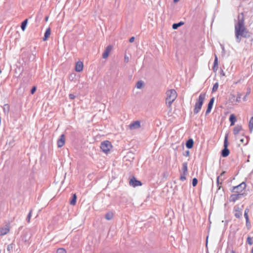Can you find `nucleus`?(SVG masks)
I'll list each match as a JSON object with an SVG mask.
<instances>
[{"label":"nucleus","instance_id":"1","mask_svg":"<svg viewBox=\"0 0 253 253\" xmlns=\"http://www.w3.org/2000/svg\"><path fill=\"white\" fill-rule=\"evenodd\" d=\"M235 35L237 39L246 37L248 33L243 21H239L235 26Z\"/></svg>","mask_w":253,"mask_h":253},{"label":"nucleus","instance_id":"2","mask_svg":"<svg viewBox=\"0 0 253 253\" xmlns=\"http://www.w3.org/2000/svg\"><path fill=\"white\" fill-rule=\"evenodd\" d=\"M166 104L168 107L171 110V104L176 99L177 94L175 90L173 89H169L166 92Z\"/></svg>","mask_w":253,"mask_h":253},{"label":"nucleus","instance_id":"3","mask_svg":"<svg viewBox=\"0 0 253 253\" xmlns=\"http://www.w3.org/2000/svg\"><path fill=\"white\" fill-rule=\"evenodd\" d=\"M206 96V93H201L194 105V113L198 114L201 110Z\"/></svg>","mask_w":253,"mask_h":253},{"label":"nucleus","instance_id":"4","mask_svg":"<svg viewBox=\"0 0 253 253\" xmlns=\"http://www.w3.org/2000/svg\"><path fill=\"white\" fill-rule=\"evenodd\" d=\"M112 147L111 143L108 141H104L101 143L100 148L103 152L106 154H108Z\"/></svg>","mask_w":253,"mask_h":253},{"label":"nucleus","instance_id":"5","mask_svg":"<svg viewBox=\"0 0 253 253\" xmlns=\"http://www.w3.org/2000/svg\"><path fill=\"white\" fill-rule=\"evenodd\" d=\"M243 209V206H235L234 207V215L236 218H239L242 215V211Z\"/></svg>","mask_w":253,"mask_h":253},{"label":"nucleus","instance_id":"6","mask_svg":"<svg viewBox=\"0 0 253 253\" xmlns=\"http://www.w3.org/2000/svg\"><path fill=\"white\" fill-rule=\"evenodd\" d=\"M246 187V184L244 182L241 183L238 186L233 187L232 192L240 193L242 192Z\"/></svg>","mask_w":253,"mask_h":253},{"label":"nucleus","instance_id":"7","mask_svg":"<svg viewBox=\"0 0 253 253\" xmlns=\"http://www.w3.org/2000/svg\"><path fill=\"white\" fill-rule=\"evenodd\" d=\"M129 185L133 187H135L138 186H141L142 183L141 181L137 180L134 177L131 178L129 182Z\"/></svg>","mask_w":253,"mask_h":253},{"label":"nucleus","instance_id":"8","mask_svg":"<svg viewBox=\"0 0 253 253\" xmlns=\"http://www.w3.org/2000/svg\"><path fill=\"white\" fill-rule=\"evenodd\" d=\"M249 211V209H246L245 210V213H244V216L246 219V225L248 229H250L251 227V223L249 220V216H248Z\"/></svg>","mask_w":253,"mask_h":253},{"label":"nucleus","instance_id":"9","mask_svg":"<svg viewBox=\"0 0 253 253\" xmlns=\"http://www.w3.org/2000/svg\"><path fill=\"white\" fill-rule=\"evenodd\" d=\"M65 143V136L64 134H62L57 140V145L59 148L63 146Z\"/></svg>","mask_w":253,"mask_h":253},{"label":"nucleus","instance_id":"10","mask_svg":"<svg viewBox=\"0 0 253 253\" xmlns=\"http://www.w3.org/2000/svg\"><path fill=\"white\" fill-rule=\"evenodd\" d=\"M84 64L82 61H78L75 66V71L78 72H82L83 70Z\"/></svg>","mask_w":253,"mask_h":253},{"label":"nucleus","instance_id":"11","mask_svg":"<svg viewBox=\"0 0 253 253\" xmlns=\"http://www.w3.org/2000/svg\"><path fill=\"white\" fill-rule=\"evenodd\" d=\"M140 123L138 121H136L133 122L131 124H130L129 126V128L130 129H134L136 128H138L140 127Z\"/></svg>","mask_w":253,"mask_h":253},{"label":"nucleus","instance_id":"12","mask_svg":"<svg viewBox=\"0 0 253 253\" xmlns=\"http://www.w3.org/2000/svg\"><path fill=\"white\" fill-rule=\"evenodd\" d=\"M111 50H112V46L110 45L108 46L106 48L104 52L103 53V55H102L103 58L104 59L107 58L108 57L109 53L111 52Z\"/></svg>","mask_w":253,"mask_h":253},{"label":"nucleus","instance_id":"13","mask_svg":"<svg viewBox=\"0 0 253 253\" xmlns=\"http://www.w3.org/2000/svg\"><path fill=\"white\" fill-rule=\"evenodd\" d=\"M9 231V228L8 226L0 228V236L6 234Z\"/></svg>","mask_w":253,"mask_h":253},{"label":"nucleus","instance_id":"14","mask_svg":"<svg viewBox=\"0 0 253 253\" xmlns=\"http://www.w3.org/2000/svg\"><path fill=\"white\" fill-rule=\"evenodd\" d=\"M213 102H214V98H212L211 99V100H210V102H209L208 108H207L206 112V114H208L211 112V110L212 108Z\"/></svg>","mask_w":253,"mask_h":253},{"label":"nucleus","instance_id":"15","mask_svg":"<svg viewBox=\"0 0 253 253\" xmlns=\"http://www.w3.org/2000/svg\"><path fill=\"white\" fill-rule=\"evenodd\" d=\"M240 142V144H242L243 145H245L247 144L248 143V138L247 137L245 136H242L240 138H239Z\"/></svg>","mask_w":253,"mask_h":253},{"label":"nucleus","instance_id":"16","mask_svg":"<svg viewBox=\"0 0 253 253\" xmlns=\"http://www.w3.org/2000/svg\"><path fill=\"white\" fill-rule=\"evenodd\" d=\"M229 121L231 123V126H233L235 124V123L237 121V119L234 114L230 115L229 117Z\"/></svg>","mask_w":253,"mask_h":253},{"label":"nucleus","instance_id":"17","mask_svg":"<svg viewBox=\"0 0 253 253\" xmlns=\"http://www.w3.org/2000/svg\"><path fill=\"white\" fill-rule=\"evenodd\" d=\"M51 34L50 29L49 28H47L44 33V38L43 40L44 41H46L50 36Z\"/></svg>","mask_w":253,"mask_h":253},{"label":"nucleus","instance_id":"18","mask_svg":"<svg viewBox=\"0 0 253 253\" xmlns=\"http://www.w3.org/2000/svg\"><path fill=\"white\" fill-rule=\"evenodd\" d=\"M194 141L192 139H190L187 141L186 143V146L187 148H192L193 146Z\"/></svg>","mask_w":253,"mask_h":253},{"label":"nucleus","instance_id":"19","mask_svg":"<svg viewBox=\"0 0 253 253\" xmlns=\"http://www.w3.org/2000/svg\"><path fill=\"white\" fill-rule=\"evenodd\" d=\"M218 68V59L216 55H215V59L214 60V64L213 66V70L215 72L217 71Z\"/></svg>","mask_w":253,"mask_h":253},{"label":"nucleus","instance_id":"20","mask_svg":"<svg viewBox=\"0 0 253 253\" xmlns=\"http://www.w3.org/2000/svg\"><path fill=\"white\" fill-rule=\"evenodd\" d=\"M229 150L227 148H224L221 152L222 156L226 157L229 155Z\"/></svg>","mask_w":253,"mask_h":253},{"label":"nucleus","instance_id":"21","mask_svg":"<svg viewBox=\"0 0 253 253\" xmlns=\"http://www.w3.org/2000/svg\"><path fill=\"white\" fill-rule=\"evenodd\" d=\"M242 126H237L234 128L233 133L234 135H237L241 130Z\"/></svg>","mask_w":253,"mask_h":253},{"label":"nucleus","instance_id":"22","mask_svg":"<svg viewBox=\"0 0 253 253\" xmlns=\"http://www.w3.org/2000/svg\"><path fill=\"white\" fill-rule=\"evenodd\" d=\"M182 170L184 174H187L188 168L187 163H184L182 164Z\"/></svg>","mask_w":253,"mask_h":253},{"label":"nucleus","instance_id":"23","mask_svg":"<svg viewBox=\"0 0 253 253\" xmlns=\"http://www.w3.org/2000/svg\"><path fill=\"white\" fill-rule=\"evenodd\" d=\"M10 107L8 104H4L3 107V112L5 115H8Z\"/></svg>","mask_w":253,"mask_h":253},{"label":"nucleus","instance_id":"24","mask_svg":"<svg viewBox=\"0 0 253 253\" xmlns=\"http://www.w3.org/2000/svg\"><path fill=\"white\" fill-rule=\"evenodd\" d=\"M77 200V196L75 194H74L73 196L72 199L70 202V203L71 205L74 206L76 205Z\"/></svg>","mask_w":253,"mask_h":253},{"label":"nucleus","instance_id":"25","mask_svg":"<svg viewBox=\"0 0 253 253\" xmlns=\"http://www.w3.org/2000/svg\"><path fill=\"white\" fill-rule=\"evenodd\" d=\"M222 181H223V179L221 178L220 176H218L217 177L216 182H217V186L218 187V189L220 188Z\"/></svg>","mask_w":253,"mask_h":253},{"label":"nucleus","instance_id":"26","mask_svg":"<svg viewBox=\"0 0 253 253\" xmlns=\"http://www.w3.org/2000/svg\"><path fill=\"white\" fill-rule=\"evenodd\" d=\"M113 213L112 212H109L107 213L105 215V218L107 220H111L113 217Z\"/></svg>","mask_w":253,"mask_h":253},{"label":"nucleus","instance_id":"27","mask_svg":"<svg viewBox=\"0 0 253 253\" xmlns=\"http://www.w3.org/2000/svg\"><path fill=\"white\" fill-rule=\"evenodd\" d=\"M241 195V194H233L231 196V200L233 201H235L236 200H237L239 197Z\"/></svg>","mask_w":253,"mask_h":253},{"label":"nucleus","instance_id":"28","mask_svg":"<svg viewBox=\"0 0 253 253\" xmlns=\"http://www.w3.org/2000/svg\"><path fill=\"white\" fill-rule=\"evenodd\" d=\"M184 23L182 22H180L178 23H175L172 25V28L173 29H176L179 26L183 25Z\"/></svg>","mask_w":253,"mask_h":253},{"label":"nucleus","instance_id":"29","mask_svg":"<svg viewBox=\"0 0 253 253\" xmlns=\"http://www.w3.org/2000/svg\"><path fill=\"white\" fill-rule=\"evenodd\" d=\"M28 23V19L25 20L21 24V29L24 31Z\"/></svg>","mask_w":253,"mask_h":253},{"label":"nucleus","instance_id":"30","mask_svg":"<svg viewBox=\"0 0 253 253\" xmlns=\"http://www.w3.org/2000/svg\"><path fill=\"white\" fill-rule=\"evenodd\" d=\"M249 128L251 131H252L253 130V117L251 118L249 124Z\"/></svg>","mask_w":253,"mask_h":253},{"label":"nucleus","instance_id":"31","mask_svg":"<svg viewBox=\"0 0 253 253\" xmlns=\"http://www.w3.org/2000/svg\"><path fill=\"white\" fill-rule=\"evenodd\" d=\"M143 84H144L143 82L141 81H140L137 83L136 86L137 88L139 89V88H141L143 86Z\"/></svg>","mask_w":253,"mask_h":253},{"label":"nucleus","instance_id":"32","mask_svg":"<svg viewBox=\"0 0 253 253\" xmlns=\"http://www.w3.org/2000/svg\"><path fill=\"white\" fill-rule=\"evenodd\" d=\"M228 136L227 135H226L225 136V138H224V148H227L228 147Z\"/></svg>","mask_w":253,"mask_h":253},{"label":"nucleus","instance_id":"33","mask_svg":"<svg viewBox=\"0 0 253 253\" xmlns=\"http://www.w3.org/2000/svg\"><path fill=\"white\" fill-rule=\"evenodd\" d=\"M218 84L217 83H216L215 84H214L213 86V87L212 89V92L216 91L218 89Z\"/></svg>","mask_w":253,"mask_h":253},{"label":"nucleus","instance_id":"34","mask_svg":"<svg viewBox=\"0 0 253 253\" xmlns=\"http://www.w3.org/2000/svg\"><path fill=\"white\" fill-rule=\"evenodd\" d=\"M57 253H66V251L64 248H59L57 250Z\"/></svg>","mask_w":253,"mask_h":253},{"label":"nucleus","instance_id":"35","mask_svg":"<svg viewBox=\"0 0 253 253\" xmlns=\"http://www.w3.org/2000/svg\"><path fill=\"white\" fill-rule=\"evenodd\" d=\"M242 97V94L238 92L237 94V97L236 100V102H240L241 101V98Z\"/></svg>","mask_w":253,"mask_h":253},{"label":"nucleus","instance_id":"36","mask_svg":"<svg viewBox=\"0 0 253 253\" xmlns=\"http://www.w3.org/2000/svg\"><path fill=\"white\" fill-rule=\"evenodd\" d=\"M247 242L250 245H252L253 243L252 238L250 237L247 238Z\"/></svg>","mask_w":253,"mask_h":253},{"label":"nucleus","instance_id":"37","mask_svg":"<svg viewBox=\"0 0 253 253\" xmlns=\"http://www.w3.org/2000/svg\"><path fill=\"white\" fill-rule=\"evenodd\" d=\"M198 183V180L196 178H194L192 180V185L194 187L196 186Z\"/></svg>","mask_w":253,"mask_h":253},{"label":"nucleus","instance_id":"38","mask_svg":"<svg viewBox=\"0 0 253 253\" xmlns=\"http://www.w3.org/2000/svg\"><path fill=\"white\" fill-rule=\"evenodd\" d=\"M186 174H184V173H183V174L180 177V179L181 181H184L185 180H186Z\"/></svg>","mask_w":253,"mask_h":253},{"label":"nucleus","instance_id":"39","mask_svg":"<svg viewBox=\"0 0 253 253\" xmlns=\"http://www.w3.org/2000/svg\"><path fill=\"white\" fill-rule=\"evenodd\" d=\"M31 213H32V211H30L29 212V214H28L27 218V220L28 222H30V221Z\"/></svg>","mask_w":253,"mask_h":253},{"label":"nucleus","instance_id":"40","mask_svg":"<svg viewBox=\"0 0 253 253\" xmlns=\"http://www.w3.org/2000/svg\"><path fill=\"white\" fill-rule=\"evenodd\" d=\"M69 98L71 100H73L75 98L76 96L73 94H70L69 95Z\"/></svg>","mask_w":253,"mask_h":253},{"label":"nucleus","instance_id":"41","mask_svg":"<svg viewBox=\"0 0 253 253\" xmlns=\"http://www.w3.org/2000/svg\"><path fill=\"white\" fill-rule=\"evenodd\" d=\"M134 40V38L133 37H131L130 39H129V42H132Z\"/></svg>","mask_w":253,"mask_h":253},{"label":"nucleus","instance_id":"42","mask_svg":"<svg viewBox=\"0 0 253 253\" xmlns=\"http://www.w3.org/2000/svg\"><path fill=\"white\" fill-rule=\"evenodd\" d=\"M128 60H129V58L127 56H125V61L126 62H128Z\"/></svg>","mask_w":253,"mask_h":253},{"label":"nucleus","instance_id":"43","mask_svg":"<svg viewBox=\"0 0 253 253\" xmlns=\"http://www.w3.org/2000/svg\"><path fill=\"white\" fill-rule=\"evenodd\" d=\"M247 96H247V94H246V95L244 97V98H243V100H244V101H247Z\"/></svg>","mask_w":253,"mask_h":253},{"label":"nucleus","instance_id":"44","mask_svg":"<svg viewBox=\"0 0 253 253\" xmlns=\"http://www.w3.org/2000/svg\"><path fill=\"white\" fill-rule=\"evenodd\" d=\"M36 90V86H33V94L35 92Z\"/></svg>","mask_w":253,"mask_h":253},{"label":"nucleus","instance_id":"45","mask_svg":"<svg viewBox=\"0 0 253 253\" xmlns=\"http://www.w3.org/2000/svg\"><path fill=\"white\" fill-rule=\"evenodd\" d=\"M11 248H12V247L10 246V245H9V246H8V247H7V250H8V251H9Z\"/></svg>","mask_w":253,"mask_h":253},{"label":"nucleus","instance_id":"46","mask_svg":"<svg viewBox=\"0 0 253 253\" xmlns=\"http://www.w3.org/2000/svg\"><path fill=\"white\" fill-rule=\"evenodd\" d=\"M225 171H223L220 175V177L224 174Z\"/></svg>","mask_w":253,"mask_h":253},{"label":"nucleus","instance_id":"47","mask_svg":"<svg viewBox=\"0 0 253 253\" xmlns=\"http://www.w3.org/2000/svg\"><path fill=\"white\" fill-rule=\"evenodd\" d=\"M250 93V90H249V91H248L246 93L247 94V96Z\"/></svg>","mask_w":253,"mask_h":253},{"label":"nucleus","instance_id":"48","mask_svg":"<svg viewBox=\"0 0 253 253\" xmlns=\"http://www.w3.org/2000/svg\"><path fill=\"white\" fill-rule=\"evenodd\" d=\"M235 253V252L234 251L232 250V251H231V253Z\"/></svg>","mask_w":253,"mask_h":253},{"label":"nucleus","instance_id":"49","mask_svg":"<svg viewBox=\"0 0 253 253\" xmlns=\"http://www.w3.org/2000/svg\"><path fill=\"white\" fill-rule=\"evenodd\" d=\"M179 0H173V1L175 2L178 1Z\"/></svg>","mask_w":253,"mask_h":253},{"label":"nucleus","instance_id":"50","mask_svg":"<svg viewBox=\"0 0 253 253\" xmlns=\"http://www.w3.org/2000/svg\"><path fill=\"white\" fill-rule=\"evenodd\" d=\"M251 253H253V248H252V249Z\"/></svg>","mask_w":253,"mask_h":253},{"label":"nucleus","instance_id":"51","mask_svg":"<svg viewBox=\"0 0 253 253\" xmlns=\"http://www.w3.org/2000/svg\"><path fill=\"white\" fill-rule=\"evenodd\" d=\"M47 20H48V17H47L46 18V20L47 21Z\"/></svg>","mask_w":253,"mask_h":253},{"label":"nucleus","instance_id":"52","mask_svg":"<svg viewBox=\"0 0 253 253\" xmlns=\"http://www.w3.org/2000/svg\"><path fill=\"white\" fill-rule=\"evenodd\" d=\"M1 70H0V74L1 73Z\"/></svg>","mask_w":253,"mask_h":253}]
</instances>
